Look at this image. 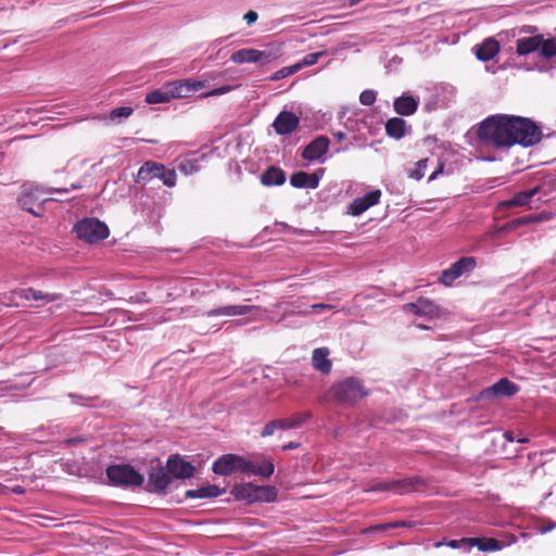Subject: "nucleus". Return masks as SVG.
I'll return each instance as SVG.
<instances>
[{"mask_svg":"<svg viewBox=\"0 0 556 556\" xmlns=\"http://www.w3.org/2000/svg\"><path fill=\"white\" fill-rule=\"evenodd\" d=\"M376 98H377V92L371 90V89H367V90H364L361 93L359 102L363 105L369 106V105H372L375 103Z\"/></svg>","mask_w":556,"mask_h":556,"instance_id":"de8ad7c7","label":"nucleus"},{"mask_svg":"<svg viewBox=\"0 0 556 556\" xmlns=\"http://www.w3.org/2000/svg\"><path fill=\"white\" fill-rule=\"evenodd\" d=\"M148 477L149 484L155 493H163L172 482V477L168 471L161 465L151 466Z\"/></svg>","mask_w":556,"mask_h":556,"instance_id":"2eb2a0df","label":"nucleus"},{"mask_svg":"<svg viewBox=\"0 0 556 556\" xmlns=\"http://www.w3.org/2000/svg\"><path fill=\"white\" fill-rule=\"evenodd\" d=\"M553 217H554V214L552 212L543 211L538 214L523 215V216L514 218V220H515L517 228H519V227L527 226L530 224L547 222V220L553 219Z\"/></svg>","mask_w":556,"mask_h":556,"instance_id":"7c9ffc66","label":"nucleus"},{"mask_svg":"<svg viewBox=\"0 0 556 556\" xmlns=\"http://www.w3.org/2000/svg\"><path fill=\"white\" fill-rule=\"evenodd\" d=\"M230 60L233 63L242 64V63H256L257 64V56H256V49H241L231 54Z\"/></svg>","mask_w":556,"mask_h":556,"instance_id":"72a5a7b5","label":"nucleus"},{"mask_svg":"<svg viewBox=\"0 0 556 556\" xmlns=\"http://www.w3.org/2000/svg\"><path fill=\"white\" fill-rule=\"evenodd\" d=\"M13 492L16 493V494H23L24 493V489L20 485L13 488Z\"/></svg>","mask_w":556,"mask_h":556,"instance_id":"69168bd1","label":"nucleus"},{"mask_svg":"<svg viewBox=\"0 0 556 556\" xmlns=\"http://www.w3.org/2000/svg\"><path fill=\"white\" fill-rule=\"evenodd\" d=\"M257 18H258V14H257V12H255L253 10L248 11L243 16V20L247 22L248 25L255 23L257 21Z\"/></svg>","mask_w":556,"mask_h":556,"instance_id":"6e6d98bb","label":"nucleus"},{"mask_svg":"<svg viewBox=\"0 0 556 556\" xmlns=\"http://www.w3.org/2000/svg\"><path fill=\"white\" fill-rule=\"evenodd\" d=\"M517 229V226L515 224V220L511 219L509 220L508 223H506L505 225H503L501 228H500V231H503V232H510V231H514Z\"/></svg>","mask_w":556,"mask_h":556,"instance_id":"13d9d810","label":"nucleus"},{"mask_svg":"<svg viewBox=\"0 0 556 556\" xmlns=\"http://www.w3.org/2000/svg\"><path fill=\"white\" fill-rule=\"evenodd\" d=\"M368 491L384 492L390 491V481H382L374 484Z\"/></svg>","mask_w":556,"mask_h":556,"instance_id":"5fc2aeb1","label":"nucleus"},{"mask_svg":"<svg viewBox=\"0 0 556 556\" xmlns=\"http://www.w3.org/2000/svg\"><path fill=\"white\" fill-rule=\"evenodd\" d=\"M231 86H223V87H219V88H215L206 93H203L201 97L202 98H207V97H212V96H219V94H224L226 92H228L229 90H231Z\"/></svg>","mask_w":556,"mask_h":556,"instance_id":"864d4df0","label":"nucleus"},{"mask_svg":"<svg viewBox=\"0 0 556 556\" xmlns=\"http://www.w3.org/2000/svg\"><path fill=\"white\" fill-rule=\"evenodd\" d=\"M326 53H327L326 51L309 53V54L305 55L301 61L295 63V65H299V71L306 66L314 65L315 63H317L319 58H321Z\"/></svg>","mask_w":556,"mask_h":556,"instance_id":"37998d69","label":"nucleus"},{"mask_svg":"<svg viewBox=\"0 0 556 556\" xmlns=\"http://www.w3.org/2000/svg\"><path fill=\"white\" fill-rule=\"evenodd\" d=\"M166 468L172 478L186 479L194 475L195 468L189 462L184 460L179 455L168 457Z\"/></svg>","mask_w":556,"mask_h":556,"instance_id":"9b49d317","label":"nucleus"},{"mask_svg":"<svg viewBox=\"0 0 556 556\" xmlns=\"http://www.w3.org/2000/svg\"><path fill=\"white\" fill-rule=\"evenodd\" d=\"M286 181V174L285 172L276 166L268 167L262 175H261V182L264 186H281Z\"/></svg>","mask_w":556,"mask_h":556,"instance_id":"cd10ccee","label":"nucleus"},{"mask_svg":"<svg viewBox=\"0 0 556 556\" xmlns=\"http://www.w3.org/2000/svg\"><path fill=\"white\" fill-rule=\"evenodd\" d=\"M134 112L131 106H119L110 111L109 118L113 123H121L128 118Z\"/></svg>","mask_w":556,"mask_h":556,"instance_id":"a19ab883","label":"nucleus"},{"mask_svg":"<svg viewBox=\"0 0 556 556\" xmlns=\"http://www.w3.org/2000/svg\"><path fill=\"white\" fill-rule=\"evenodd\" d=\"M519 388L517 384L506 378L500 379L490 388L481 392L483 399H491L497 396H513L518 392Z\"/></svg>","mask_w":556,"mask_h":556,"instance_id":"4468645a","label":"nucleus"},{"mask_svg":"<svg viewBox=\"0 0 556 556\" xmlns=\"http://www.w3.org/2000/svg\"><path fill=\"white\" fill-rule=\"evenodd\" d=\"M299 446H300V443L291 441V442H289V443H287V444L282 445V446H281V450H282V451H290V450H295V448H298Z\"/></svg>","mask_w":556,"mask_h":556,"instance_id":"bf43d9fd","label":"nucleus"},{"mask_svg":"<svg viewBox=\"0 0 556 556\" xmlns=\"http://www.w3.org/2000/svg\"><path fill=\"white\" fill-rule=\"evenodd\" d=\"M254 496L255 502L273 503L276 501L278 492L273 485L258 486Z\"/></svg>","mask_w":556,"mask_h":556,"instance_id":"f704fd0d","label":"nucleus"},{"mask_svg":"<svg viewBox=\"0 0 556 556\" xmlns=\"http://www.w3.org/2000/svg\"><path fill=\"white\" fill-rule=\"evenodd\" d=\"M422 481L418 477H407L390 481V491L395 494H404L414 490Z\"/></svg>","mask_w":556,"mask_h":556,"instance_id":"bb28decb","label":"nucleus"},{"mask_svg":"<svg viewBox=\"0 0 556 556\" xmlns=\"http://www.w3.org/2000/svg\"><path fill=\"white\" fill-rule=\"evenodd\" d=\"M312 418L311 412L295 413L291 417L279 419L281 430L298 429Z\"/></svg>","mask_w":556,"mask_h":556,"instance_id":"c756f323","label":"nucleus"},{"mask_svg":"<svg viewBox=\"0 0 556 556\" xmlns=\"http://www.w3.org/2000/svg\"><path fill=\"white\" fill-rule=\"evenodd\" d=\"M386 134L394 139H401L402 137L409 135L407 129L409 128L406 122L401 117H392L387 121L384 126Z\"/></svg>","mask_w":556,"mask_h":556,"instance_id":"4be33fe9","label":"nucleus"},{"mask_svg":"<svg viewBox=\"0 0 556 556\" xmlns=\"http://www.w3.org/2000/svg\"><path fill=\"white\" fill-rule=\"evenodd\" d=\"M153 178H159L166 187H174L177 175L174 168H167L165 165L154 161H147L139 168L136 182H148Z\"/></svg>","mask_w":556,"mask_h":556,"instance_id":"7ed1b4c3","label":"nucleus"},{"mask_svg":"<svg viewBox=\"0 0 556 556\" xmlns=\"http://www.w3.org/2000/svg\"><path fill=\"white\" fill-rule=\"evenodd\" d=\"M296 72H299V65H290V66H286V67H282L281 70L275 72L271 76H270V80L273 81H276V80H280L282 78H286L290 75H293L295 74Z\"/></svg>","mask_w":556,"mask_h":556,"instance_id":"c03bdc74","label":"nucleus"},{"mask_svg":"<svg viewBox=\"0 0 556 556\" xmlns=\"http://www.w3.org/2000/svg\"><path fill=\"white\" fill-rule=\"evenodd\" d=\"M251 468L250 460L236 454H225L218 457L212 466L214 473L219 476H230L237 471L244 472Z\"/></svg>","mask_w":556,"mask_h":556,"instance_id":"6e6552de","label":"nucleus"},{"mask_svg":"<svg viewBox=\"0 0 556 556\" xmlns=\"http://www.w3.org/2000/svg\"><path fill=\"white\" fill-rule=\"evenodd\" d=\"M419 105V98L412 94H402L397 97L393 102L394 111L402 116L413 115Z\"/></svg>","mask_w":556,"mask_h":556,"instance_id":"dca6fc26","label":"nucleus"},{"mask_svg":"<svg viewBox=\"0 0 556 556\" xmlns=\"http://www.w3.org/2000/svg\"><path fill=\"white\" fill-rule=\"evenodd\" d=\"M21 289L11 290L9 292H3L0 294V303L5 306H14L18 307L22 301L20 299Z\"/></svg>","mask_w":556,"mask_h":556,"instance_id":"79ce46f5","label":"nucleus"},{"mask_svg":"<svg viewBox=\"0 0 556 556\" xmlns=\"http://www.w3.org/2000/svg\"><path fill=\"white\" fill-rule=\"evenodd\" d=\"M330 141H311L302 151V157L308 162L319 161L329 151Z\"/></svg>","mask_w":556,"mask_h":556,"instance_id":"f3484780","label":"nucleus"},{"mask_svg":"<svg viewBox=\"0 0 556 556\" xmlns=\"http://www.w3.org/2000/svg\"><path fill=\"white\" fill-rule=\"evenodd\" d=\"M257 488V485L252 483L238 484L233 486L231 494L236 500L253 503L255 502L254 496L256 495Z\"/></svg>","mask_w":556,"mask_h":556,"instance_id":"c85d7f7f","label":"nucleus"},{"mask_svg":"<svg viewBox=\"0 0 556 556\" xmlns=\"http://www.w3.org/2000/svg\"><path fill=\"white\" fill-rule=\"evenodd\" d=\"M266 311L256 305H225L205 313L207 317L243 316L250 314L245 323L262 320Z\"/></svg>","mask_w":556,"mask_h":556,"instance_id":"0eeeda50","label":"nucleus"},{"mask_svg":"<svg viewBox=\"0 0 556 556\" xmlns=\"http://www.w3.org/2000/svg\"><path fill=\"white\" fill-rule=\"evenodd\" d=\"M554 528H556V523L549 521L545 526H543V532L552 531Z\"/></svg>","mask_w":556,"mask_h":556,"instance_id":"e2e57ef3","label":"nucleus"},{"mask_svg":"<svg viewBox=\"0 0 556 556\" xmlns=\"http://www.w3.org/2000/svg\"><path fill=\"white\" fill-rule=\"evenodd\" d=\"M225 493L224 489L215 484H207L195 490H187L185 492L186 498H213Z\"/></svg>","mask_w":556,"mask_h":556,"instance_id":"393cba45","label":"nucleus"},{"mask_svg":"<svg viewBox=\"0 0 556 556\" xmlns=\"http://www.w3.org/2000/svg\"><path fill=\"white\" fill-rule=\"evenodd\" d=\"M250 466L251 468L245 469V473H253L264 478H269L275 471L274 463L271 459L267 458L260 464L250 460Z\"/></svg>","mask_w":556,"mask_h":556,"instance_id":"473e14b6","label":"nucleus"},{"mask_svg":"<svg viewBox=\"0 0 556 556\" xmlns=\"http://www.w3.org/2000/svg\"><path fill=\"white\" fill-rule=\"evenodd\" d=\"M74 231L80 240L87 243H96L106 239L110 235L109 227L98 218H84L74 225Z\"/></svg>","mask_w":556,"mask_h":556,"instance_id":"20e7f679","label":"nucleus"},{"mask_svg":"<svg viewBox=\"0 0 556 556\" xmlns=\"http://www.w3.org/2000/svg\"><path fill=\"white\" fill-rule=\"evenodd\" d=\"M280 55V47H269L265 50H256L257 64L266 65Z\"/></svg>","mask_w":556,"mask_h":556,"instance_id":"e433bc0d","label":"nucleus"},{"mask_svg":"<svg viewBox=\"0 0 556 556\" xmlns=\"http://www.w3.org/2000/svg\"><path fill=\"white\" fill-rule=\"evenodd\" d=\"M382 123L364 119L357 124V134L353 139H367L368 137L378 136L382 131Z\"/></svg>","mask_w":556,"mask_h":556,"instance_id":"5701e85b","label":"nucleus"},{"mask_svg":"<svg viewBox=\"0 0 556 556\" xmlns=\"http://www.w3.org/2000/svg\"><path fill=\"white\" fill-rule=\"evenodd\" d=\"M536 30L535 27L533 26H525L520 29V33H525V34H533L534 31Z\"/></svg>","mask_w":556,"mask_h":556,"instance_id":"0e129e2a","label":"nucleus"},{"mask_svg":"<svg viewBox=\"0 0 556 556\" xmlns=\"http://www.w3.org/2000/svg\"><path fill=\"white\" fill-rule=\"evenodd\" d=\"M300 124L299 117L290 111H281L273 123V127L277 135L286 136L293 132Z\"/></svg>","mask_w":556,"mask_h":556,"instance_id":"ddd939ff","label":"nucleus"},{"mask_svg":"<svg viewBox=\"0 0 556 556\" xmlns=\"http://www.w3.org/2000/svg\"><path fill=\"white\" fill-rule=\"evenodd\" d=\"M443 167H444L443 163H440V165H439L438 169H435V170L430 175L429 180H433V179H435V178L438 177V175H440V174L443 172Z\"/></svg>","mask_w":556,"mask_h":556,"instance_id":"052dcab7","label":"nucleus"},{"mask_svg":"<svg viewBox=\"0 0 556 556\" xmlns=\"http://www.w3.org/2000/svg\"><path fill=\"white\" fill-rule=\"evenodd\" d=\"M172 99L187 98L191 93L189 89V80L178 79L166 84Z\"/></svg>","mask_w":556,"mask_h":556,"instance_id":"2f4dec72","label":"nucleus"},{"mask_svg":"<svg viewBox=\"0 0 556 556\" xmlns=\"http://www.w3.org/2000/svg\"><path fill=\"white\" fill-rule=\"evenodd\" d=\"M309 308H311V311H313L315 313H319L323 311H330L333 308V306L330 304L318 303V304L311 305Z\"/></svg>","mask_w":556,"mask_h":556,"instance_id":"4d7b16f0","label":"nucleus"},{"mask_svg":"<svg viewBox=\"0 0 556 556\" xmlns=\"http://www.w3.org/2000/svg\"><path fill=\"white\" fill-rule=\"evenodd\" d=\"M412 526H413V523L409 521H396V522L380 525L377 527V529L386 530V529H394V528H399V527H412Z\"/></svg>","mask_w":556,"mask_h":556,"instance_id":"3c124183","label":"nucleus"},{"mask_svg":"<svg viewBox=\"0 0 556 556\" xmlns=\"http://www.w3.org/2000/svg\"><path fill=\"white\" fill-rule=\"evenodd\" d=\"M475 49L477 59L486 62L498 53L500 43L493 38H488L481 45L476 46Z\"/></svg>","mask_w":556,"mask_h":556,"instance_id":"412c9836","label":"nucleus"},{"mask_svg":"<svg viewBox=\"0 0 556 556\" xmlns=\"http://www.w3.org/2000/svg\"><path fill=\"white\" fill-rule=\"evenodd\" d=\"M494 143V147L496 148H503V147H511L516 143L521 144L523 147H531L534 143H538L539 141H492Z\"/></svg>","mask_w":556,"mask_h":556,"instance_id":"8fccbe9b","label":"nucleus"},{"mask_svg":"<svg viewBox=\"0 0 556 556\" xmlns=\"http://www.w3.org/2000/svg\"><path fill=\"white\" fill-rule=\"evenodd\" d=\"M539 54L544 59H552L556 56V38L551 37L545 39L542 35V43L539 47Z\"/></svg>","mask_w":556,"mask_h":556,"instance_id":"4c0bfd02","label":"nucleus"},{"mask_svg":"<svg viewBox=\"0 0 556 556\" xmlns=\"http://www.w3.org/2000/svg\"><path fill=\"white\" fill-rule=\"evenodd\" d=\"M169 91L167 86L164 85L162 88L153 90L146 96V101L150 104L166 103L170 101Z\"/></svg>","mask_w":556,"mask_h":556,"instance_id":"c9c22d12","label":"nucleus"},{"mask_svg":"<svg viewBox=\"0 0 556 556\" xmlns=\"http://www.w3.org/2000/svg\"><path fill=\"white\" fill-rule=\"evenodd\" d=\"M427 162H428V159L419 160L416 163L415 168L409 170V174H408L409 178L415 179V180H420L425 176Z\"/></svg>","mask_w":556,"mask_h":556,"instance_id":"a18cd8bd","label":"nucleus"},{"mask_svg":"<svg viewBox=\"0 0 556 556\" xmlns=\"http://www.w3.org/2000/svg\"><path fill=\"white\" fill-rule=\"evenodd\" d=\"M476 136L477 139H542L543 134L531 118L494 114L478 125Z\"/></svg>","mask_w":556,"mask_h":556,"instance_id":"f257e3e1","label":"nucleus"},{"mask_svg":"<svg viewBox=\"0 0 556 556\" xmlns=\"http://www.w3.org/2000/svg\"><path fill=\"white\" fill-rule=\"evenodd\" d=\"M187 80H189V89H191V92L201 90L207 86L206 80H198L191 78H187Z\"/></svg>","mask_w":556,"mask_h":556,"instance_id":"603ef678","label":"nucleus"},{"mask_svg":"<svg viewBox=\"0 0 556 556\" xmlns=\"http://www.w3.org/2000/svg\"><path fill=\"white\" fill-rule=\"evenodd\" d=\"M381 190L376 189L367 192L365 195L354 199L348 207V213L352 216H359L371 206L379 203Z\"/></svg>","mask_w":556,"mask_h":556,"instance_id":"9d476101","label":"nucleus"},{"mask_svg":"<svg viewBox=\"0 0 556 556\" xmlns=\"http://www.w3.org/2000/svg\"><path fill=\"white\" fill-rule=\"evenodd\" d=\"M43 191L33 185H24L17 198L20 206L33 214L34 216H41L43 214V203L50 199L42 198Z\"/></svg>","mask_w":556,"mask_h":556,"instance_id":"423d86ee","label":"nucleus"},{"mask_svg":"<svg viewBox=\"0 0 556 556\" xmlns=\"http://www.w3.org/2000/svg\"><path fill=\"white\" fill-rule=\"evenodd\" d=\"M359 2H361V0H349L348 5L349 7H354V5L358 4Z\"/></svg>","mask_w":556,"mask_h":556,"instance_id":"774afa93","label":"nucleus"},{"mask_svg":"<svg viewBox=\"0 0 556 556\" xmlns=\"http://www.w3.org/2000/svg\"><path fill=\"white\" fill-rule=\"evenodd\" d=\"M328 356L329 350L327 348H318L313 351L312 365L323 375L330 374L332 369V363Z\"/></svg>","mask_w":556,"mask_h":556,"instance_id":"a211bd4d","label":"nucleus"},{"mask_svg":"<svg viewBox=\"0 0 556 556\" xmlns=\"http://www.w3.org/2000/svg\"><path fill=\"white\" fill-rule=\"evenodd\" d=\"M516 441L519 443H526L529 441V439L527 437H518L516 438Z\"/></svg>","mask_w":556,"mask_h":556,"instance_id":"338daca9","label":"nucleus"},{"mask_svg":"<svg viewBox=\"0 0 556 556\" xmlns=\"http://www.w3.org/2000/svg\"><path fill=\"white\" fill-rule=\"evenodd\" d=\"M328 395L331 401L341 405H354L368 395L363 382L354 377L336 382L331 386Z\"/></svg>","mask_w":556,"mask_h":556,"instance_id":"f03ea898","label":"nucleus"},{"mask_svg":"<svg viewBox=\"0 0 556 556\" xmlns=\"http://www.w3.org/2000/svg\"><path fill=\"white\" fill-rule=\"evenodd\" d=\"M478 543H475L473 546H477L482 552L488 551H498L502 548V544L498 540L494 538H472Z\"/></svg>","mask_w":556,"mask_h":556,"instance_id":"58836bf2","label":"nucleus"},{"mask_svg":"<svg viewBox=\"0 0 556 556\" xmlns=\"http://www.w3.org/2000/svg\"><path fill=\"white\" fill-rule=\"evenodd\" d=\"M106 477L116 486H140L144 478L130 465H111L106 468Z\"/></svg>","mask_w":556,"mask_h":556,"instance_id":"39448f33","label":"nucleus"},{"mask_svg":"<svg viewBox=\"0 0 556 556\" xmlns=\"http://www.w3.org/2000/svg\"><path fill=\"white\" fill-rule=\"evenodd\" d=\"M406 308L415 315L428 318H439L444 315L442 308L431 300L425 298H419L416 302L407 304Z\"/></svg>","mask_w":556,"mask_h":556,"instance_id":"f8f14e48","label":"nucleus"},{"mask_svg":"<svg viewBox=\"0 0 556 556\" xmlns=\"http://www.w3.org/2000/svg\"><path fill=\"white\" fill-rule=\"evenodd\" d=\"M504 438H505V439H506V441H508V442H514V441H516V438H515V435H514V432H513V431H506V432L504 433Z\"/></svg>","mask_w":556,"mask_h":556,"instance_id":"680f3d73","label":"nucleus"},{"mask_svg":"<svg viewBox=\"0 0 556 556\" xmlns=\"http://www.w3.org/2000/svg\"><path fill=\"white\" fill-rule=\"evenodd\" d=\"M178 168L181 173L189 175L198 170V164L195 161L184 160L179 163Z\"/></svg>","mask_w":556,"mask_h":556,"instance_id":"09e8293b","label":"nucleus"},{"mask_svg":"<svg viewBox=\"0 0 556 556\" xmlns=\"http://www.w3.org/2000/svg\"><path fill=\"white\" fill-rule=\"evenodd\" d=\"M478 543L476 540H472V538H462L459 540H451L448 542L440 541L434 544L437 548L447 545L451 548H460V547H473V544Z\"/></svg>","mask_w":556,"mask_h":556,"instance_id":"ea45409f","label":"nucleus"},{"mask_svg":"<svg viewBox=\"0 0 556 556\" xmlns=\"http://www.w3.org/2000/svg\"><path fill=\"white\" fill-rule=\"evenodd\" d=\"M276 430H281V424L279 419L267 422L261 432V437H270L275 433Z\"/></svg>","mask_w":556,"mask_h":556,"instance_id":"49530a36","label":"nucleus"},{"mask_svg":"<svg viewBox=\"0 0 556 556\" xmlns=\"http://www.w3.org/2000/svg\"><path fill=\"white\" fill-rule=\"evenodd\" d=\"M20 299L22 301L34 300V301H42L45 303H51V302H54V301L61 299V294L48 293V292H43L41 290H36L34 288H26V289H21Z\"/></svg>","mask_w":556,"mask_h":556,"instance_id":"b1692460","label":"nucleus"},{"mask_svg":"<svg viewBox=\"0 0 556 556\" xmlns=\"http://www.w3.org/2000/svg\"><path fill=\"white\" fill-rule=\"evenodd\" d=\"M540 43H542V35L519 38L516 42V52L518 55H527L539 51Z\"/></svg>","mask_w":556,"mask_h":556,"instance_id":"a878e982","label":"nucleus"},{"mask_svg":"<svg viewBox=\"0 0 556 556\" xmlns=\"http://www.w3.org/2000/svg\"><path fill=\"white\" fill-rule=\"evenodd\" d=\"M476 266L477 262L475 257H460L458 261L451 264L448 268L442 271L439 281L442 285L450 287L457 278L471 273L476 268Z\"/></svg>","mask_w":556,"mask_h":556,"instance_id":"1a4fd4ad","label":"nucleus"},{"mask_svg":"<svg viewBox=\"0 0 556 556\" xmlns=\"http://www.w3.org/2000/svg\"><path fill=\"white\" fill-rule=\"evenodd\" d=\"M290 184L294 188L316 189L319 184V177L316 174L296 172L291 175Z\"/></svg>","mask_w":556,"mask_h":556,"instance_id":"6ab92c4d","label":"nucleus"},{"mask_svg":"<svg viewBox=\"0 0 556 556\" xmlns=\"http://www.w3.org/2000/svg\"><path fill=\"white\" fill-rule=\"evenodd\" d=\"M540 187H534L529 190L517 192L511 199L500 202L498 206L503 208L513 206H525L529 204L530 200L538 194Z\"/></svg>","mask_w":556,"mask_h":556,"instance_id":"aec40b11","label":"nucleus"}]
</instances>
